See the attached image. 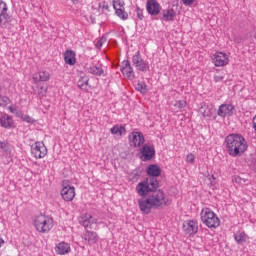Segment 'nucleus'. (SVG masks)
Returning <instances> with one entry per match:
<instances>
[{
	"instance_id": "603ef678",
	"label": "nucleus",
	"mask_w": 256,
	"mask_h": 256,
	"mask_svg": "<svg viewBox=\"0 0 256 256\" xmlns=\"http://www.w3.org/2000/svg\"><path fill=\"white\" fill-rule=\"evenodd\" d=\"M0 93H1V86H0Z\"/></svg>"
},
{
	"instance_id": "f3484780",
	"label": "nucleus",
	"mask_w": 256,
	"mask_h": 256,
	"mask_svg": "<svg viewBox=\"0 0 256 256\" xmlns=\"http://www.w3.org/2000/svg\"><path fill=\"white\" fill-rule=\"evenodd\" d=\"M79 223L85 229H91V225H97V218H93L91 214H84L80 217Z\"/></svg>"
},
{
	"instance_id": "c85d7f7f",
	"label": "nucleus",
	"mask_w": 256,
	"mask_h": 256,
	"mask_svg": "<svg viewBox=\"0 0 256 256\" xmlns=\"http://www.w3.org/2000/svg\"><path fill=\"white\" fill-rule=\"evenodd\" d=\"M88 73H91V75H97L98 77H101V75H103V68L99 66H90L88 68Z\"/></svg>"
},
{
	"instance_id": "2eb2a0df",
	"label": "nucleus",
	"mask_w": 256,
	"mask_h": 256,
	"mask_svg": "<svg viewBox=\"0 0 256 256\" xmlns=\"http://www.w3.org/2000/svg\"><path fill=\"white\" fill-rule=\"evenodd\" d=\"M235 110V106L232 104H221L218 108L217 115L225 119V117L233 116V111Z\"/></svg>"
},
{
	"instance_id": "0eeeda50",
	"label": "nucleus",
	"mask_w": 256,
	"mask_h": 256,
	"mask_svg": "<svg viewBox=\"0 0 256 256\" xmlns=\"http://www.w3.org/2000/svg\"><path fill=\"white\" fill-rule=\"evenodd\" d=\"M61 195L64 201H71L75 199V187L69 185V180H64L62 182Z\"/></svg>"
},
{
	"instance_id": "20e7f679",
	"label": "nucleus",
	"mask_w": 256,
	"mask_h": 256,
	"mask_svg": "<svg viewBox=\"0 0 256 256\" xmlns=\"http://www.w3.org/2000/svg\"><path fill=\"white\" fill-rule=\"evenodd\" d=\"M201 221L209 229H217L221 225V220L210 208H203L200 213Z\"/></svg>"
},
{
	"instance_id": "f03ea898",
	"label": "nucleus",
	"mask_w": 256,
	"mask_h": 256,
	"mask_svg": "<svg viewBox=\"0 0 256 256\" xmlns=\"http://www.w3.org/2000/svg\"><path fill=\"white\" fill-rule=\"evenodd\" d=\"M163 205H167V201L165 200V192L161 189L153 192L152 195L147 198L138 200V207L144 215H149L152 209H159V207H163Z\"/></svg>"
},
{
	"instance_id": "7c9ffc66",
	"label": "nucleus",
	"mask_w": 256,
	"mask_h": 256,
	"mask_svg": "<svg viewBox=\"0 0 256 256\" xmlns=\"http://www.w3.org/2000/svg\"><path fill=\"white\" fill-rule=\"evenodd\" d=\"M123 131H125V126L115 125L110 129V133H112V135L119 134L121 136L123 135Z\"/></svg>"
},
{
	"instance_id": "58836bf2",
	"label": "nucleus",
	"mask_w": 256,
	"mask_h": 256,
	"mask_svg": "<svg viewBox=\"0 0 256 256\" xmlns=\"http://www.w3.org/2000/svg\"><path fill=\"white\" fill-rule=\"evenodd\" d=\"M22 120H24L26 123H30V124L35 123V119H33L29 115H22Z\"/></svg>"
},
{
	"instance_id": "c756f323",
	"label": "nucleus",
	"mask_w": 256,
	"mask_h": 256,
	"mask_svg": "<svg viewBox=\"0 0 256 256\" xmlns=\"http://www.w3.org/2000/svg\"><path fill=\"white\" fill-rule=\"evenodd\" d=\"M0 149L6 155H11V144H9V142H7V141H0Z\"/></svg>"
},
{
	"instance_id": "9d476101",
	"label": "nucleus",
	"mask_w": 256,
	"mask_h": 256,
	"mask_svg": "<svg viewBox=\"0 0 256 256\" xmlns=\"http://www.w3.org/2000/svg\"><path fill=\"white\" fill-rule=\"evenodd\" d=\"M146 11L151 17H155L161 13V4L157 0H147Z\"/></svg>"
},
{
	"instance_id": "8fccbe9b",
	"label": "nucleus",
	"mask_w": 256,
	"mask_h": 256,
	"mask_svg": "<svg viewBox=\"0 0 256 256\" xmlns=\"http://www.w3.org/2000/svg\"><path fill=\"white\" fill-rule=\"evenodd\" d=\"M236 183H241V178L238 177V178L236 179Z\"/></svg>"
},
{
	"instance_id": "4c0bfd02",
	"label": "nucleus",
	"mask_w": 256,
	"mask_h": 256,
	"mask_svg": "<svg viewBox=\"0 0 256 256\" xmlns=\"http://www.w3.org/2000/svg\"><path fill=\"white\" fill-rule=\"evenodd\" d=\"M175 107H178V109H183L187 107V102H185V100H179L176 102Z\"/></svg>"
},
{
	"instance_id": "cd10ccee",
	"label": "nucleus",
	"mask_w": 256,
	"mask_h": 256,
	"mask_svg": "<svg viewBox=\"0 0 256 256\" xmlns=\"http://www.w3.org/2000/svg\"><path fill=\"white\" fill-rule=\"evenodd\" d=\"M234 239L238 245H243L247 241V234L245 232H236L234 234Z\"/></svg>"
},
{
	"instance_id": "4be33fe9",
	"label": "nucleus",
	"mask_w": 256,
	"mask_h": 256,
	"mask_svg": "<svg viewBox=\"0 0 256 256\" xmlns=\"http://www.w3.org/2000/svg\"><path fill=\"white\" fill-rule=\"evenodd\" d=\"M113 9L115 10V14L119 19H122V21H127L129 19V14L125 11V8H119L117 7V0H113Z\"/></svg>"
},
{
	"instance_id": "b1692460",
	"label": "nucleus",
	"mask_w": 256,
	"mask_h": 256,
	"mask_svg": "<svg viewBox=\"0 0 256 256\" xmlns=\"http://www.w3.org/2000/svg\"><path fill=\"white\" fill-rule=\"evenodd\" d=\"M175 17H177V12L173 8H168L162 11V19L164 21H175Z\"/></svg>"
},
{
	"instance_id": "c9c22d12",
	"label": "nucleus",
	"mask_w": 256,
	"mask_h": 256,
	"mask_svg": "<svg viewBox=\"0 0 256 256\" xmlns=\"http://www.w3.org/2000/svg\"><path fill=\"white\" fill-rule=\"evenodd\" d=\"M104 43H107V38L105 36H102L95 44L96 49H101Z\"/></svg>"
},
{
	"instance_id": "6e6552de",
	"label": "nucleus",
	"mask_w": 256,
	"mask_h": 256,
	"mask_svg": "<svg viewBox=\"0 0 256 256\" xmlns=\"http://www.w3.org/2000/svg\"><path fill=\"white\" fill-rule=\"evenodd\" d=\"M132 63L134 67H136L137 71H141L142 73H146L149 71V64L141 58V52L137 51L135 55L132 57Z\"/></svg>"
},
{
	"instance_id": "79ce46f5",
	"label": "nucleus",
	"mask_w": 256,
	"mask_h": 256,
	"mask_svg": "<svg viewBox=\"0 0 256 256\" xmlns=\"http://www.w3.org/2000/svg\"><path fill=\"white\" fill-rule=\"evenodd\" d=\"M116 5L118 9H125V2L121 0H116Z\"/></svg>"
},
{
	"instance_id": "4468645a",
	"label": "nucleus",
	"mask_w": 256,
	"mask_h": 256,
	"mask_svg": "<svg viewBox=\"0 0 256 256\" xmlns=\"http://www.w3.org/2000/svg\"><path fill=\"white\" fill-rule=\"evenodd\" d=\"M212 61L215 67H225V65H229V57L223 52H216Z\"/></svg>"
},
{
	"instance_id": "a878e982",
	"label": "nucleus",
	"mask_w": 256,
	"mask_h": 256,
	"mask_svg": "<svg viewBox=\"0 0 256 256\" xmlns=\"http://www.w3.org/2000/svg\"><path fill=\"white\" fill-rule=\"evenodd\" d=\"M34 81H49L51 74L48 71H40L33 75Z\"/></svg>"
},
{
	"instance_id": "423d86ee",
	"label": "nucleus",
	"mask_w": 256,
	"mask_h": 256,
	"mask_svg": "<svg viewBox=\"0 0 256 256\" xmlns=\"http://www.w3.org/2000/svg\"><path fill=\"white\" fill-rule=\"evenodd\" d=\"M140 154L141 161H152V159H155L156 155L155 146L144 144L140 149Z\"/></svg>"
},
{
	"instance_id": "39448f33",
	"label": "nucleus",
	"mask_w": 256,
	"mask_h": 256,
	"mask_svg": "<svg viewBox=\"0 0 256 256\" xmlns=\"http://www.w3.org/2000/svg\"><path fill=\"white\" fill-rule=\"evenodd\" d=\"M34 227L39 233H49L53 229V218L47 215H38L34 219Z\"/></svg>"
},
{
	"instance_id": "dca6fc26",
	"label": "nucleus",
	"mask_w": 256,
	"mask_h": 256,
	"mask_svg": "<svg viewBox=\"0 0 256 256\" xmlns=\"http://www.w3.org/2000/svg\"><path fill=\"white\" fill-rule=\"evenodd\" d=\"M215 107L213 105H208V104H202V106L199 109V112L201 113V115L203 117H205L206 119H211V117H213V119H217V115H215Z\"/></svg>"
},
{
	"instance_id": "aec40b11",
	"label": "nucleus",
	"mask_w": 256,
	"mask_h": 256,
	"mask_svg": "<svg viewBox=\"0 0 256 256\" xmlns=\"http://www.w3.org/2000/svg\"><path fill=\"white\" fill-rule=\"evenodd\" d=\"M146 173L149 176L148 179H157V177L161 176V168L157 164H150L146 169Z\"/></svg>"
},
{
	"instance_id": "9b49d317",
	"label": "nucleus",
	"mask_w": 256,
	"mask_h": 256,
	"mask_svg": "<svg viewBox=\"0 0 256 256\" xmlns=\"http://www.w3.org/2000/svg\"><path fill=\"white\" fill-rule=\"evenodd\" d=\"M7 11H9L7 3H5L3 0H0V25L3 27H5L6 23L11 22V16L9 13H7Z\"/></svg>"
},
{
	"instance_id": "473e14b6",
	"label": "nucleus",
	"mask_w": 256,
	"mask_h": 256,
	"mask_svg": "<svg viewBox=\"0 0 256 256\" xmlns=\"http://www.w3.org/2000/svg\"><path fill=\"white\" fill-rule=\"evenodd\" d=\"M139 177H141V172L139 170H133L131 175H130V181H139Z\"/></svg>"
},
{
	"instance_id": "2f4dec72",
	"label": "nucleus",
	"mask_w": 256,
	"mask_h": 256,
	"mask_svg": "<svg viewBox=\"0 0 256 256\" xmlns=\"http://www.w3.org/2000/svg\"><path fill=\"white\" fill-rule=\"evenodd\" d=\"M136 90L140 91V93H142L143 95H145V93H147V84H145V82H140L136 85Z\"/></svg>"
},
{
	"instance_id": "09e8293b",
	"label": "nucleus",
	"mask_w": 256,
	"mask_h": 256,
	"mask_svg": "<svg viewBox=\"0 0 256 256\" xmlns=\"http://www.w3.org/2000/svg\"><path fill=\"white\" fill-rule=\"evenodd\" d=\"M72 3H74V5H77V3H79V0H71Z\"/></svg>"
},
{
	"instance_id": "a18cd8bd",
	"label": "nucleus",
	"mask_w": 256,
	"mask_h": 256,
	"mask_svg": "<svg viewBox=\"0 0 256 256\" xmlns=\"http://www.w3.org/2000/svg\"><path fill=\"white\" fill-rule=\"evenodd\" d=\"M235 43H243V37L241 36H237L236 38H234Z\"/></svg>"
},
{
	"instance_id": "ddd939ff",
	"label": "nucleus",
	"mask_w": 256,
	"mask_h": 256,
	"mask_svg": "<svg viewBox=\"0 0 256 256\" xmlns=\"http://www.w3.org/2000/svg\"><path fill=\"white\" fill-rule=\"evenodd\" d=\"M120 71L124 77H127L129 81H133L135 79V72L133 71V67L131 66V62L129 60H124L122 62V67L120 68Z\"/></svg>"
},
{
	"instance_id": "72a5a7b5",
	"label": "nucleus",
	"mask_w": 256,
	"mask_h": 256,
	"mask_svg": "<svg viewBox=\"0 0 256 256\" xmlns=\"http://www.w3.org/2000/svg\"><path fill=\"white\" fill-rule=\"evenodd\" d=\"M47 95V88L44 86H38V97L39 99H43Z\"/></svg>"
},
{
	"instance_id": "393cba45",
	"label": "nucleus",
	"mask_w": 256,
	"mask_h": 256,
	"mask_svg": "<svg viewBox=\"0 0 256 256\" xmlns=\"http://www.w3.org/2000/svg\"><path fill=\"white\" fill-rule=\"evenodd\" d=\"M0 125L4 129H11L13 127V118L10 115L5 114L0 118Z\"/></svg>"
},
{
	"instance_id": "ea45409f",
	"label": "nucleus",
	"mask_w": 256,
	"mask_h": 256,
	"mask_svg": "<svg viewBox=\"0 0 256 256\" xmlns=\"http://www.w3.org/2000/svg\"><path fill=\"white\" fill-rule=\"evenodd\" d=\"M186 161H187L188 163H195V155H193V154H188V155L186 156Z\"/></svg>"
},
{
	"instance_id": "7ed1b4c3",
	"label": "nucleus",
	"mask_w": 256,
	"mask_h": 256,
	"mask_svg": "<svg viewBox=\"0 0 256 256\" xmlns=\"http://www.w3.org/2000/svg\"><path fill=\"white\" fill-rule=\"evenodd\" d=\"M159 181L157 178H146L136 186V191L140 197H147L149 193H155L159 190Z\"/></svg>"
},
{
	"instance_id": "5701e85b",
	"label": "nucleus",
	"mask_w": 256,
	"mask_h": 256,
	"mask_svg": "<svg viewBox=\"0 0 256 256\" xmlns=\"http://www.w3.org/2000/svg\"><path fill=\"white\" fill-rule=\"evenodd\" d=\"M75 51L73 50H66L64 53V61L67 65L73 66L75 63H77V58Z\"/></svg>"
},
{
	"instance_id": "a19ab883",
	"label": "nucleus",
	"mask_w": 256,
	"mask_h": 256,
	"mask_svg": "<svg viewBox=\"0 0 256 256\" xmlns=\"http://www.w3.org/2000/svg\"><path fill=\"white\" fill-rule=\"evenodd\" d=\"M99 8L109 11V4L105 1H103V2L99 3Z\"/></svg>"
},
{
	"instance_id": "f704fd0d",
	"label": "nucleus",
	"mask_w": 256,
	"mask_h": 256,
	"mask_svg": "<svg viewBox=\"0 0 256 256\" xmlns=\"http://www.w3.org/2000/svg\"><path fill=\"white\" fill-rule=\"evenodd\" d=\"M11 103V100L7 96H1L0 95V104L2 107H7Z\"/></svg>"
},
{
	"instance_id": "f257e3e1",
	"label": "nucleus",
	"mask_w": 256,
	"mask_h": 256,
	"mask_svg": "<svg viewBox=\"0 0 256 256\" xmlns=\"http://www.w3.org/2000/svg\"><path fill=\"white\" fill-rule=\"evenodd\" d=\"M224 145L226 153H228L230 157H243L247 149H249L245 137L237 133H232L226 136Z\"/></svg>"
},
{
	"instance_id": "bb28decb",
	"label": "nucleus",
	"mask_w": 256,
	"mask_h": 256,
	"mask_svg": "<svg viewBox=\"0 0 256 256\" xmlns=\"http://www.w3.org/2000/svg\"><path fill=\"white\" fill-rule=\"evenodd\" d=\"M77 86L82 91H87L88 87H89V76H87V75L81 76L80 79L77 82Z\"/></svg>"
},
{
	"instance_id": "6ab92c4d",
	"label": "nucleus",
	"mask_w": 256,
	"mask_h": 256,
	"mask_svg": "<svg viewBox=\"0 0 256 256\" xmlns=\"http://www.w3.org/2000/svg\"><path fill=\"white\" fill-rule=\"evenodd\" d=\"M84 241L87 245H95L99 241V235L95 231L86 230L84 232Z\"/></svg>"
},
{
	"instance_id": "1a4fd4ad",
	"label": "nucleus",
	"mask_w": 256,
	"mask_h": 256,
	"mask_svg": "<svg viewBox=\"0 0 256 256\" xmlns=\"http://www.w3.org/2000/svg\"><path fill=\"white\" fill-rule=\"evenodd\" d=\"M31 153L35 159H43L47 156V147L43 142H35L34 147L31 149Z\"/></svg>"
},
{
	"instance_id": "412c9836",
	"label": "nucleus",
	"mask_w": 256,
	"mask_h": 256,
	"mask_svg": "<svg viewBox=\"0 0 256 256\" xmlns=\"http://www.w3.org/2000/svg\"><path fill=\"white\" fill-rule=\"evenodd\" d=\"M55 252L57 255H67L71 253V245L67 242H60L56 245Z\"/></svg>"
},
{
	"instance_id": "de8ad7c7",
	"label": "nucleus",
	"mask_w": 256,
	"mask_h": 256,
	"mask_svg": "<svg viewBox=\"0 0 256 256\" xmlns=\"http://www.w3.org/2000/svg\"><path fill=\"white\" fill-rule=\"evenodd\" d=\"M211 179H213V181H215V175H213V174L210 175V176H209V180L211 181Z\"/></svg>"
},
{
	"instance_id": "49530a36",
	"label": "nucleus",
	"mask_w": 256,
	"mask_h": 256,
	"mask_svg": "<svg viewBox=\"0 0 256 256\" xmlns=\"http://www.w3.org/2000/svg\"><path fill=\"white\" fill-rule=\"evenodd\" d=\"M4 244H5V240H3V238L0 237V249L1 247H3Z\"/></svg>"
},
{
	"instance_id": "e433bc0d",
	"label": "nucleus",
	"mask_w": 256,
	"mask_h": 256,
	"mask_svg": "<svg viewBox=\"0 0 256 256\" xmlns=\"http://www.w3.org/2000/svg\"><path fill=\"white\" fill-rule=\"evenodd\" d=\"M136 14L140 21H143V19H145V16L143 15V9H141L139 6H136Z\"/></svg>"
},
{
	"instance_id": "f8f14e48",
	"label": "nucleus",
	"mask_w": 256,
	"mask_h": 256,
	"mask_svg": "<svg viewBox=\"0 0 256 256\" xmlns=\"http://www.w3.org/2000/svg\"><path fill=\"white\" fill-rule=\"evenodd\" d=\"M131 147H143L145 145V136L143 132H132L129 136Z\"/></svg>"
},
{
	"instance_id": "37998d69",
	"label": "nucleus",
	"mask_w": 256,
	"mask_h": 256,
	"mask_svg": "<svg viewBox=\"0 0 256 256\" xmlns=\"http://www.w3.org/2000/svg\"><path fill=\"white\" fill-rule=\"evenodd\" d=\"M182 3H184L185 5H193V3H195V0H182Z\"/></svg>"
},
{
	"instance_id": "3c124183",
	"label": "nucleus",
	"mask_w": 256,
	"mask_h": 256,
	"mask_svg": "<svg viewBox=\"0 0 256 256\" xmlns=\"http://www.w3.org/2000/svg\"><path fill=\"white\" fill-rule=\"evenodd\" d=\"M9 109H10V111H13V106H10Z\"/></svg>"
},
{
	"instance_id": "c03bdc74",
	"label": "nucleus",
	"mask_w": 256,
	"mask_h": 256,
	"mask_svg": "<svg viewBox=\"0 0 256 256\" xmlns=\"http://www.w3.org/2000/svg\"><path fill=\"white\" fill-rule=\"evenodd\" d=\"M223 79H224L223 76H214L215 83H219V81H223Z\"/></svg>"
},
{
	"instance_id": "a211bd4d",
	"label": "nucleus",
	"mask_w": 256,
	"mask_h": 256,
	"mask_svg": "<svg viewBox=\"0 0 256 256\" xmlns=\"http://www.w3.org/2000/svg\"><path fill=\"white\" fill-rule=\"evenodd\" d=\"M183 231L186 235H196L198 231L197 222L194 220H188L183 223Z\"/></svg>"
}]
</instances>
